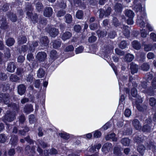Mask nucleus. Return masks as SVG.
Wrapping results in <instances>:
<instances>
[{
	"label": "nucleus",
	"mask_w": 156,
	"mask_h": 156,
	"mask_svg": "<svg viewBox=\"0 0 156 156\" xmlns=\"http://www.w3.org/2000/svg\"><path fill=\"white\" fill-rule=\"evenodd\" d=\"M134 10L137 13V24L141 27H145L144 20L146 19V14L144 10H142V7L140 4L136 5L135 6Z\"/></svg>",
	"instance_id": "obj_1"
},
{
	"label": "nucleus",
	"mask_w": 156,
	"mask_h": 156,
	"mask_svg": "<svg viewBox=\"0 0 156 156\" xmlns=\"http://www.w3.org/2000/svg\"><path fill=\"white\" fill-rule=\"evenodd\" d=\"M15 119V114L14 112L7 111L5 116L3 117L2 120L5 123L11 122Z\"/></svg>",
	"instance_id": "obj_2"
},
{
	"label": "nucleus",
	"mask_w": 156,
	"mask_h": 156,
	"mask_svg": "<svg viewBox=\"0 0 156 156\" xmlns=\"http://www.w3.org/2000/svg\"><path fill=\"white\" fill-rule=\"evenodd\" d=\"M151 121V119H149L146 120V123L148 124L144 125L142 128V131L144 132L148 133L150 132L151 130L150 126L149 124L150 123Z\"/></svg>",
	"instance_id": "obj_3"
},
{
	"label": "nucleus",
	"mask_w": 156,
	"mask_h": 156,
	"mask_svg": "<svg viewBox=\"0 0 156 156\" xmlns=\"http://www.w3.org/2000/svg\"><path fill=\"white\" fill-rule=\"evenodd\" d=\"M112 147V144L109 143H106L103 146L102 151L105 153H107L111 150Z\"/></svg>",
	"instance_id": "obj_4"
},
{
	"label": "nucleus",
	"mask_w": 156,
	"mask_h": 156,
	"mask_svg": "<svg viewBox=\"0 0 156 156\" xmlns=\"http://www.w3.org/2000/svg\"><path fill=\"white\" fill-rule=\"evenodd\" d=\"M46 54L44 52H38L36 56L37 59L40 62L44 61L47 58Z\"/></svg>",
	"instance_id": "obj_5"
},
{
	"label": "nucleus",
	"mask_w": 156,
	"mask_h": 156,
	"mask_svg": "<svg viewBox=\"0 0 156 156\" xmlns=\"http://www.w3.org/2000/svg\"><path fill=\"white\" fill-rule=\"evenodd\" d=\"M9 96L8 94H0V102L3 101L6 105L9 102Z\"/></svg>",
	"instance_id": "obj_6"
},
{
	"label": "nucleus",
	"mask_w": 156,
	"mask_h": 156,
	"mask_svg": "<svg viewBox=\"0 0 156 156\" xmlns=\"http://www.w3.org/2000/svg\"><path fill=\"white\" fill-rule=\"evenodd\" d=\"M53 13L52 8L50 7H46L44 12V16L47 17L51 16Z\"/></svg>",
	"instance_id": "obj_7"
},
{
	"label": "nucleus",
	"mask_w": 156,
	"mask_h": 156,
	"mask_svg": "<svg viewBox=\"0 0 156 156\" xmlns=\"http://www.w3.org/2000/svg\"><path fill=\"white\" fill-rule=\"evenodd\" d=\"M27 15L30 17L33 23H35L38 21V16L37 14L35 13L32 15L31 12L28 11L27 13Z\"/></svg>",
	"instance_id": "obj_8"
},
{
	"label": "nucleus",
	"mask_w": 156,
	"mask_h": 156,
	"mask_svg": "<svg viewBox=\"0 0 156 156\" xmlns=\"http://www.w3.org/2000/svg\"><path fill=\"white\" fill-rule=\"evenodd\" d=\"M133 125L134 128L136 130H140L141 128V126L139 121L136 119H134L133 121Z\"/></svg>",
	"instance_id": "obj_9"
},
{
	"label": "nucleus",
	"mask_w": 156,
	"mask_h": 156,
	"mask_svg": "<svg viewBox=\"0 0 156 156\" xmlns=\"http://www.w3.org/2000/svg\"><path fill=\"white\" fill-rule=\"evenodd\" d=\"M49 34L52 37H55L58 34V30L55 28H51L49 31Z\"/></svg>",
	"instance_id": "obj_10"
},
{
	"label": "nucleus",
	"mask_w": 156,
	"mask_h": 156,
	"mask_svg": "<svg viewBox=\"0 0 156 156\" xmlns=\"http://www.w3.org/2000/svg\"><path fill=\"white\" fill-rule=\"evenodd\" d=\"M16 68L14 63L13 62H11L8 65L7 68V70L11 73L13 72Z\"/></svg>",
	"instance_id": "obj_11"
},
{
	"label": "nucleus",
	"mask_w": 156,
	"mask_h": 156,
	"mask_svg": "<svg viewBox=\"0 0 156 156\" xmlns=\"http://www.w3.org/2000/svg\"><path fill=\"white\" fill-rule=\"evenodd\" d=\"M130 69L131 70V73L133 74L137 72L138 70V66L133 62L130 64Z\"/></svg>",
	"instance_id": "obj_12"
},
{
	"label": "nucleus",
	"mask_w": 156,
	"mask_h": 156,
	"mask_svg": "<svg viewBox=\"0 0 156 156\" xmlns=\"http://www.w3.org/2000/svg\"><path fill=\"white\" fill-rule=\"evenodd\" d=\"M26 87L23 84H20L18 86V94L22 95L26 91Z\"/></svg>",
	"instance_id": "obj_13"
},
{
	"label": "nucleus",
	"mask_w": 156,
	"mask_h": 156,
	"mask_svg": "<svg viewBox=\"0 0 156 156\" xmlns=\"http://www.w3.org/2000/svg\"><path fill=\"white\" fill-rule=\"evenodd\" d=\"M72 36V34L69 32L67 31L62 34V38L64 41L69 39Z\"/></svg>",
	"instance_id": "obj_14"
},
{
	"label": "nucleus",
	"mask_w": 156,
	"mask_h": 156,
	"mask_svg": "<svg viewBox=\"0 0 156 156\" xmlns=\"http://www.w3.org/2000/svg\"><path fill=\"white\" fill-rule=\"evenodd\" d=\"M18 141L17 136L14 135L12 136L10 139V143L13 146H15L16 145Z\"/></svg>",
	"instance_id": "obj_15"
},
{
	"label": "nucleus",
	"mask_w": 156,
	"mask_h": 156,
	"mask_svg": "<svg viewBox=\"0 0 156 156\" xmlns=\"http://www.w3.org/2000/svg\"><path fill=\"white\" fill-rule=\"evenodd\" d=\"M115 134L114 133H112L108 135L105 137V139L107 140L112 139L113 141H116L117 140V138L115 137Z\"/></svg>",
	"instance_id": "obj_16"
},
{
	"label": "nucleus",
	"mask_w": 156,
	"mask_h": 156,
	"mask_svg": "<svg viewBox=\"0 0 156 156\" xmlns=\"http://www.w3.org/2000/svg\"><path fill=\"white\" fill-rule=\"evenodd\" d=\"M132 44L133 48L137 50L140 49L141 47L140 43L137 41H133Z\"/></svg>",
	"instance_id": "obj_17"
},
{
	"label": "nucleus",
	"mask_w": 156,
	"mask_h": 156,
	"mask_svg": "<svg viewBox=\"0 0 156 156\" xmlns=\"http://www.w3.org/2000/svg\"><path fill=\"white\" fill-rule=\"evenodd\" d=\"M147 149L153 151L155 148V145L153 140L149 141L147 143Z\"/></svg>",
	"instance_id": "obj_18"
},
{
	"label": "nucleus",
	"mask_w": 156,
	"mask_h": 156,
	"mask_svg": "<svg viewBox=\"0 0 156 156\" xmlns=\"http://www.w3.org/2000/svg\"><path fill=\"white\" fill-rule=\"evenodd\" d=\"M33 110V106L31 105H26L24 108V111L27 114L29 113Z\"/></svg>",
	"instance_id": "obj_19"
},
{
	"label": "nucleus",
	"mask_w": 156,
	"mask_h": 156,
	"mask_svg": "<svg viewBox=\"0 0 156 156\" xmlns=\"http://www.w3.org/2000/svg\"><path fill=\"white\" fill-rule=\"evenodd\" d=\"M145 147L143 145H139L137 147V150L142 155H143L145 152Z\"/></svg>",
	"instance_id": "obj_20"
},
{
	"label": "nucleus",
	"mask_w": 156,
	"mask_h": 156,
	"mask_svg": "<svg viewBox=\"0 0 156 156\" xmlns=\"http://www.w3.org/2000/svg\"><path fill=\"white\" fill-rule=\"evenodd\" d=\"M134 58V56L133 55L128 54L125 56V60L127 62H130L132 61Z\"/></svg>",
	"instance_id": "obj_21"
},
{
	"label": "nucleus",
	"mask_w": 156,
	"mask_h": 156,
	"mask_svg": "<svg viewBox=\"0 0 156 156\" xmlns=\"http://www.w3.org/2000/svg\"><path fill=\"white\" fill-rule=\"evenodd\" d=\"M45 73L44 70L42 68H40L37 71V76L38 78H41L44 76Z\"/></svg>",
	"instance_id": "obj_22"
},
{
	"label": "nucleus",
	"mask_w": 156,
	"mask_h": 156,
	"mask_svg": "<svg viewBox=\"0 0 156 156\" xmlns=\"http://www.w3.org/2000/svg\"><path fill=\"white\" fill-rule=\"evenodd\" d=\"M58 57V55L56 51L55 50L51 51L50 54V58L52 60H54Z\"/></svg>",
	"instance_id": "obj_23"
},
{
	"label": "nucleus",
	"mask_w": 156,
	"mask_h": 156,
	"mask_svg": "<svg viewBox=\"0 0 156 156\" xmlns=\"http://www.w3.org/2000/svg\"><path fill=\"white\" fill-rule=\"evenodd\" d=\"M61 44V42L60 40H55L53 42V46L54 48L56 49L60 47Z\"/></svg>",
	"instance_id": "obj_24"
},
{
	"label": "nucleus",
	"mask_w": 156,
	"mask_h": 156,
	"mask_svg": "<svg viewBox=\"0 0 156 156\" xmlns=\"http://www.w3.org/2000/svg\"><path fill=\"white\" fill-rule=\"evenodd\" d=\"M27 41V39L25 36H20L18 38V43L19 44H23L25 43Z\"/></svg>",
	"instance_id": "obj_25"
},
{
	"label": "nucleus",
	"mask_w": 156,
	"mask_h": 156,
	"mask_svg": "<svg viewBox=\"0 0 156 156\" xmlns=\"http://www.w3.org/2000/svg\"><path fill=\"white\" fill-rule=\"evenodd\" d=\"M41 42L45 46H47L49 43L48 37L46 36H44L42 38L41 40Z\"/></svg>",
	"instance_id": "obj_26"
},
{
	"label": "nucleus",
	"mask_w": 156,
	"mask_h": 156,
	"mask_svg": "<svg viewBox=\"0 0 156 156\" xmlns=\"http://www.w3.org/2000/svg\"><path fill=\"white\" fill-rule=\"evenodd\" d=\"M126 15L129 18H133L134 14L133 11L130 10H127L126 11Z\"/></svg>",
	"instance_id": "obj_27"
},
{
	"label": "nucleus",
	"mask_w": 156,
	"mask_h": 156,
	"mask_svg": "<svg viewBox=\"0 0 156 156\" xmlns=\"http://www.w3.org/2000/svg\"><path fill=\"white\" fill-rule=\"evenodd\" d=\"M130 140L128 138H124L122 139L121 142L124 145L128 146L130 143Z\"/></svg>",
	"instance_id": "obj_28"
},
{
	"label": "nucleus",
	"mask_w": 156,
	"mask_h": 156,
	"mask_svg": "<svg viewBox=\"0 0 156 156\" xmlns=\"http://www.w3.org/2000/svg\"><path fill=\"white\" fill-rule=\"evenodd\" d=\"M38 45L37 42L35 41L34 42L32 43V44H31V45H30V49L28 51V52H29L30 51V52H33L34 50L35 49V47H36Z\"/></svg>",
	"instance_id": "obj_29"
},
{
	"label": "nucleus",
	"mask_w": 156,
	"mask_h": 156,
	"mask_svg": "<svg viewBox=\"0 0 156 156\" xmlns=\"http://www.w3.org/2000/svg\"><path fill=\"white\" fill-rule=\"evenodd\" d=\"M7 140V137L3 133L0 134V142L4 143Z\"/></svg>",
	"instance_id": "obj_30"
},
{
	"label": "nucleus",
	"mask_w": 156,
	"mask_h": 156,
	"mask_svg": "<svg viewBox=\"0 0 156 156\" xmlns=\"http://www.w3.org/2000/svg\"><path fill=\"white\" fill-rule=\"evenodd\" d=\"M66 20V22L67 23H70L72 20V18L71 15L69 14H67L65 16Z\"/></svg>",
	"instance_id": "obj_31"
},
{
	"label": "nucleus",
	"mask_w": 156,
	"mask_h": 156,
	"mask_svg": "<svg viewBox=\"0 0 156 156\" xmlns=\"http://www.w3.org/2000/svg\"><path fill=\"white\" fill-rule=\"evenodd\" d=\"M141 69L144 71H147L149 69V66L147 63H143L141 66Z\"/></svg>",
	"instance_id": "obj_32"
},
{
	"label": "nucleus",
	"mask_w": 156,
	"mask_h": 156,
	"mask_svg": "<svg viewBox=\"0 0 156 156\" xmlns=\"http://www.w3.org/2000/svg\"><path fill=\"white\" fill-rule=\"evenodd\" d=\"M15 42V41L13 38H9L6 41V43L7 45L9 46H12Z\"/></svg>",
	"instance_id": "obj_33"
},
{
	"label": "nucleus",
	"mask_w": 156,
	"mask_h": 156,
	"mask_svg": "<svg viewBox=\"0 0 156 156\" xmlns=\"http://www.w3.org/2000/svg\"><path fill=\"white\" fill-rule=\"evenodd\" d=\"M83 16V13L82 11L78 10L76 14V17L78 19H81Z\"/></svg>",
	"instance_id": "obj_34"
},
{
	"label": "nucleus",
	"mask_w": 156,
	"mask_h": 156,
	"mask_svg": "<svg viewBox=\"0 0 156 156\" xmlns=\"http://www.w3.org/2000/svg\"><path fill=\"white\" fill-rule=\"evenodd\" d=\"M122 8V6L121 4L117 3L114 6V9L115 11L119 12L121 11Z\"/></svg>",
	"instance_id": "obj_35"
},
{
	"label": "nucleus",
	"mask_w": 156,
	"mask_h": 156,
	"mask_svg": "<svg viewBox=\"0 0 156 156\" xmlns=\"http://www.w3.org/2000/svg\"><path fill=\"white\" fill-rule=\"evenodd\" d=\"M43 8V5L40 2H37L36 4V9L37 11L40 12L42 10Z\"/></svg>",
	"instance_id": "obj_36"
},
{
	"label": "nucleus",
	"mask_w": 156,
	"mask_h": 156,
	"mask_svg": "<svg viewBox=\"0 0 156 156\" xmlns=\"http://www.w3.org/2000/svg\"><path fill=\"white\" fill-rule=\"evenodd\" d=\"M59 135L62 138L66 140L68 139L69 137V134L66 133H59Z\"/></svg>",
	"instance_id": "obj_37"
},
{
	"label": "nucleus",
	"mask_w": 156,
	"mask_h": 156,
	"mask_svg": "<svg viewBox=\"0 0 156 156\" xmlns=\"http://www.w3.org/2000/svg\"><path fill=\"white\" fill-rule=\"evenodd\" d=\"M149 104L151 106H154L156 104V100L153 98L151 97L149 99Z\"/></svg>",
	"instance_id": "obj_38"
},
{
	"label": "nucleus",
	"mask_w": 156,
	"mask_h": 156,
	"mask_svg": "<svg viewBox=\"0 0 156 156\" xmlns=\"http://www.w3.org/2000/svg\"><path fill=\"white\" fill-rule=\"evenodd\" d=\"M10 79L11 81L16 82L19 80V78L17 76L12 75L10 76Z\"/></svg>",
	"instance_id": "obj_39"
},
{
	"label": "nucleus",
	"mask_w": 156,
	"mask_h": 156,
	"mask_svg": "<svg viewBox=\"0 0 156 156\" xmlns=\"http://www.w3.org/2000/svg\"><path fill=\"white\" fill-rule=\"evenodd\" d=\"M131 94L134 97H136L137 95V92L136 90L134 87L132 88L131 90Z\"/></svg>",
	"instance_id": "obj_40"
},
{
	"label": "nucleus",
	"mask_w": 156,
	"mask_h": 156,
	"mask_svg": "<svg viewBox=\"0 0 156 156\" xmlns=\"http://www.w3.org/2000/svg\"><path fill=\"white\" fill-rule=\"evenodd\" d=\"M29 129L28 127H26L23 130H19V133L22 135H24L26 132L28 131Z\"/></svg>",
	"instance_id": "obj_41"
},
{
	"label": "nucleus",
	"mask_w": 156,
	"mask_h": 156,
	"mask_svg": "<svg viewBox=\"0 0 156 156\" xmlns=\"http://www.w3.org/2000/svg\"><path fill=\"white\" fill-rule=\"evenodd\" d=\"M127 46V43L126 41H122L120 45V47L122 49L125 48Z\"/></svg>",
	"instance_id": "obj_42"
},
{
	"label": "nucleus",
	"mask_w": 156,
	"mask_h": 156,
	"mask_svg": "<svg viewBox=\"0 0 156 156\" xmlns=\"http://www.w3.org/2000/svg\"><path fill=\"white\" fill-rule=\"evenodd\" d=\"M83 50V47L82 46H80L75 49V52L76 54H79L82 52Z\"/></svg>",
	"instance_id": "obj_43"
},
{
	"label": "nucleus",
	"mask_w": 156,
	"mask_h": 156,
	"mask_svg": "<svg viewBox=\"0 0 156 156\" xmlns=\"http://www.w3.org/2000/svg\"><path fill=\"white\" fill-rule=\"evenodd\" d=\"M66 11L64 10H61L58 12L57 16L61 17L63 16L66 14Z\"/></svg>",
	"instance_id": "obj_44"
},
{
	"label": "nucleus",
	"mask_w": 156,
	"mask_h": 156,
	"mask_svg": "<svg viewBox=\"0 0 156 156\" xmlns=\"http://www.w3.org/2000/svg\"><path fill=\"white\" fill-rule=\"evenodd\" d=\"M101 144H98L97 145L94 146V147H91V150L94 151L93 152H94L95 150L94 149H97L98 150H99L101 147Z\"/></svg>",
	"instance_id": "obj_45"
},
{
	"label": "nucleus",
	"mask_w": 156,
	"mask_h": 156,
	"mask_svg": "<svg viewBox=\"0 0 156 156\" xmlns=\"http://www.w3.org/2000/svg\"><path fill=\"white\" fill-rule=\"evenodd\" d=\"M74 49V47L73 45H70L67 46L65 49V51H73Z\"/></svg>",
	"instance_id": "obj_46"
},
{
	"label": "nucleus",
	"mask_w": 156,
	"mask_h": 156,
	"mask_svg": "<svg viewBox=\"0 0 156 156\" xmlns=\"http://www.w3.org/2000/svg\"><path fill=\"white\" fill-rule=\"evenodd\" d=\"M10 53L9 50V49H7L5 53V58L6 59L9 58L10 57Z\"/></svg>",
	"instance_id": "obj_47"
},
{
	"label": "nucleus",
	"mask_w": 156,
	"mask_h": 156,
	"mask_svg": "<svg viewBox=\"0 0 156 156\" xmlns=\"http://www.w3.org/2000/svg\"><path fill=\"white\" fill-rule=\"evenodd\" d=\"M131 114V110L129 109H126L124 112V114L126 116L129 117Z\"/></svg>",
	"instance_id": "obj_48"
},
{
	"label": "nucleus",
	"mask_w": 156,
	"mask_h": 156,
	"mask_svg": "<svg viewBox=\"0 0 156 156\" xmlns=\"http://www.w3.org/2000/svg\"><path fill=\"white\" fill-rule=\"evenodd\" d=\"M114 153L115 154L119 155L120 154V150L119 148L118 147H115L114 149Z\"/></svg>",
	"instance_id": "obj_49"
},
{
	"label": "nucleus",
	"mask_w": 156,
	"mask_h": 156,
	"mask_svg": "<svg viewBox=\"0 0 156 156\" xmlns=\"http://www.w3.org/2000/svg\"><path fill=\"white\" fill-rule=\"evenodd\" d=\"M152 48V46L151 45L146 44L144 46V49L146 51H151Z\"/></svg>",
	"instance_id": "obj_50"
},
{
	"label": "nucleus",
	"mask_w": 156,
	"mask_h": 156,
	"mask_svg": "<svg viewBox=\"0 0 156 156\" xmlns=\"http://www.w3.org/2000/svg\"><path fill=\"white\" fill-rule=\"evenodd\" d=\"M97 33L98 34H99V35H98L99 36H100V37H103L106 36L107 34V32L105 31H101V32L98 31Z\"/></svg>",
	"instance_id": "obj_51"
},
{
	"label": "nucleus",
	"mask_w": 156,
	"mask_h": 156,
	"mask_svg": "<svg viewBox=\"0 0 156 156\" xmlns=\"http://www.w3.org/2000/svg\"><path fill=\"white\" fill-rule=\"evenodd\" d=\"M111 9L110 7H108L106 10L105 11V16H108L110 15L111 12Z\"/></svg>",
	"instance_id": "obj_52"
},
{
	"label": "nucleus",
	"mask_w": 156,
	"mask_h": 156,
	"mask_svg": "<svg viewBox=\"0 0 156 156\" xmlns=\"http://www.w3.org/2000/svg\"><path fill=\"white\" fill-rule=\"evenodd\" d=\"M101 135L100 132L98 130L96 131L94 134V137L95 138H98L100 137Z\"/></svg>",
	"instance_id": "obj_53"
},
{
	"label": "nucleus",
	"mask_w": 156,
	"mask_h": 156,
	"mask_svg": "<svg viewBox=\"0 0 156 156\" xmlns=\"http://www.w3.org/2000/svg\"><path fill=\"white\" fill-rule=\"evenodd\" d=\"M29 121L31 124L34 123L35 121V118L34 115H30L29 116Z\"/></svg>",
	"instance_id": "obj_54"
},
{
	"label": "nucleus",
	"mask_w": 156,
	"mask_h": 156,
	"mask_svg": "<svg viewBox=\"0 0 156 156\" xmlns=\"http://www.w3.org/2000/svg\"><path fill=\"white\" fill-rule=\"evenodd\" d=\"M115 50L116 54L119 55H123L124 54L123 51H121L118 48H116Z\"/></svg>",
	"instance_id": "obj_55"
},
{
	"label": "nucleus",
	"mask_w": 156,
	"mask_h": 156,
	"mask_svg": "<svg viewBox=\"0 0 156 156\" xmlns=\"http://www.w3.org/2000/svg\"><path fill=\"white\" fill-rule=\"evenodd\" d=\"M151 38L154 41L156 42V34L154 33H151L150 34Z\"/></svg>",
	"instance_id": "obj_56"
},
{
	"label": "nucleus",
	"mask_w": 156,
	"mask_h": 156,
	"mask_svg": "<svg viewBox=\"0 0 156 156\" xmlns=\"http://www.w3.org/2000/svg\"><path fill=\"white\" fill-rule=\"evenodd\" d=\"M97 27V24L93 23L91 24L90 26V28L91 30H94L96 29Z\"/></svg>",
	"instance_id": "obj_57"
},
{
	"label": "nucleus",
	"mask_w": 156,
	"mask_h": 156,
	"mask_svg": "<svg viewBox=\"0 0 156 156\" xmlns=\"http://www.w3.org/2000/svg\"><path fill=\"white\" fill-rule=\"evenodd\" d=\"M9 17L12 22H15L16 21V16L15 14H12L9 16Z\"/></svg>",
	"instance_id": "obj_58"
},
{
	"label": "nucleus",
	"mask_w": 156,
	"mask_h": 156,
	"mask_svg": "<svg viewBox=\"0 0 156 156\" xmlns=\"http://www.w3.org/2000/svg\"><path fill=\"white\" fill-rule=\"evenodd\" d=\"M141 37H145L147 34L146 33V30L144 29H142L141 30Z\"/></svg>",
	"instance_id": "obj_59"
},
{
	"label": "nucleus",
	"mask_w": 156,
	"mask_h": 156,
	"mask_svg": "<svg viewBox=\"0 0 156 156\" xmlns=\"http://www.w3.org/2000/svg\"><path fill=\"white\" fill-rule=\"evenodd\" d=\"M33 80V77L31 75H28L27 78V81L31 82Z\"/></svg>",
	"instance_id": "obj_60"
},
{
	"label": "nucleus",
	"mask_w": 156,
	"mask_h": 156,
	"mask_svg": "<svg viewBox=\"0 0 156 156\" xmlns=\"http://www.w3.org/2000/svg\"><path fill=\"white\" fill-rule=\"evenodd\" d=\"M147 57L149 59H152L154 57V55L152 52H149L147 55Z\"/></svg>",
	"instance_id": "obj_61"
},
{
	"label": "nucleus",
	"mask_w": 156,
	"mask_h": 156,
	"mask_svg": "<svg viewBox=\"0 0 156 156\" xmlns=\"http://www.w3.org/2000/svg\"><path fill=\"white\" fill-rule=\"evenodd\" d=\"M74 29L75 31L79 32L81 29V27L80 25H76L74 26Z\"/></svg>",
	"instance_id": "obj_62"
},
{
	"label": "nucleus",
	"mask_w": 156,
	"mask_h": 156,
	"mask_svg": "<svg viewBox=\"0 0 156 156\" xmlns=\"http://www.w3.org/2000/svg\"><path fill=\"white\" fill-rule=\"evenodd\" d=\"M25 59L24 57L22 55L19 56L18 58V61L19 62H23Z\"/></svg>",
	"instance_id": "obj_63"
},
{
	"label": "nucleus",
	"mask_w": 156,
	"mask_h": 156,
	"mask_svg": "<svg viewBox=\"0 0 156 156\" xmlns=\"http://www.w3.org/2000/svg\"><path fill=\"white\" fill-rule=\"evenodd\" d=\"M96 40V37L95 36H93L90 37L88 39L89 42H94Z\"/></svg>",
	"instance_id": "obj_64"
}]
</instances>
